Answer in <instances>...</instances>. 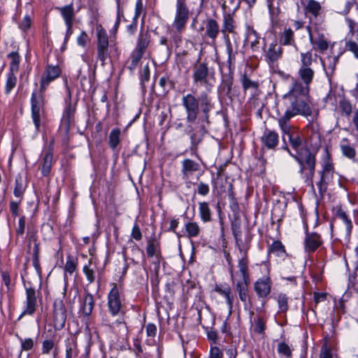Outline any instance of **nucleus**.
I'll use <instances>...</instances> for the list:
<instances>
[{"instance_id": "f257e3e1", "label": "nucleus", "mask_w": 358, "mask_h": 358, "mask_svg": "<svg viewBox=\"0 0 358 358\" xmlns=\"http://www.w3.org/2000/svg\"><path fill=\"white\" fill-rule=\"evenodd\" d=\"M311 51L300 53L299 66L297 71L298 79L294 80L288 93L283 96L285 104L287 110L293 115H312L311 99L309 96L310 85L315 78V70Z\"/></svg>"}, {"instance_id": "f03ea898", "label": "nucleus", "mask_w": 358, "mask_h": 358, "mask_svg": "<svg viewBox=\"0 0 358 358\" xmlns=\"http://www.w3.org/2000/svg\"><path fill=\"white\" fill-rule=\"evenodd\" d=\"M182 105L187 115V133L190 136L192 145L196 148L207 132L209 113L214 107L212 98L206 92H201L198 97L189 93L182 96Z\"/></svg>"}, {"instance_id": "7ed1b4c3", "label": "nucleus", "mask_w": 358, "mask_h": 358, "mask_svg": "<svg viewBox=\"0 0 358 358\" xmlns=\"http://www.w3.org/2000/svg\"><path fill=\"white\" fill-rule=\"evenodd\" d=\"M61 74L58 66L48 65L41 78L40 89L33 92L31 97V119L36 130L38 131L41 126L42 117L44 115L45 90L50 83L57 78Z\"/></svg>"}, {"instance_id": "20e7f679", "label": "nucleus", "mask_w": 358, "mask_h": 358, "mask_svg": "<svg viewBox=\"0 0 358 358\" xmlns=\"http://www.w3.org/2000/svg\"><path fill=\"white\" fill-rule=\"evenodd\" d=\"M287 150L298 162L299 165V173L301 178L307 185L313 188V177L315 176L316 166L315 152L306 147L301 148L295 155L292 154L288 148H287Z\"/></svg>"}, {"instance_id": "39448f33", "label": "nucleus", "mask_w": 358, "mask_h": 358, "mask_svg": "<svg viewBox=\"0 0 358 358\" xmlns=\"http://www.w3.org/2000/svg\"><path fill=\"white\" fill-rule=\"evenodd\" d=\"M236 239V244L241 253V257L238 262V270H234L233 266L229 268L230 277L232 282L241 281H250V273L248 269L249 260L247 250L242 246V240L239 237L240 231H234Z\"/></svg>"}, {"instance_id": "423d86ee", "label": "nucleus", "mask_w": 358, "mask_h": 358, "mask_svg": "<svg viewBox=\"0 0 358 358\" xmlns=\"http://www.w3.org/2000/svg\"><path fill=\"white\" fill-rule=\"evenodd\" d=\"M150 41L151 36L149 32L141 29L137 38L136 48L126 62V65L130 71H133L137 67L148 48Z\"/></svg>"}, {"instance_id": "0eeeda50", "label": "nucleus", "mask_w": 358, "mask_h": 358, "mask_svg": "<svg viewBox=\"0 0 358 358\" xmlns=\"http://www.w3.org/2000/svg\"><path fill=\"white\" fill-rule=\"evenodd\" d=\"M96 30V57L101 62V65L105 64L106 59L109 56V48L117 51V48L115 45H109L108 36L106 29L99 25Z\"/></svg>"}, {"instance_id": "6e6552de", "label": "nucleus", "mask_w": 358, "mask_h": 358, "mask_svg": "<svg viewBox=\"0 0 358 358\" xmlns=\"http://www.w3.org/2000/svg\"><path fill=\"white\" fill-rule=\"evenodd\" d=\"M189 15L190 13L185 0H177L176 13L171 24V31L177 34L183 32L186 28Z\"/></svg>"}, {"instance_id": "1a4fd4ad", "label": "nucleus", "mask_w": 358, "mask_h": 358, "mask_svg": "<svg viewBox=\"0 0 358 358\" xmlns=\"http://www.w3.org/2000/svg\"><path fill=\"white\" fill-rule=\"evenodd\" d=\"M334 174V166L327 149L323 157L322 170L320 172V180L317 182L320 194H323L327 189L328 185L332 181Z\"/></svg>"}, {"instance_id": "9d476101", "label": "nucleus", "mask_w": 358, "mask_h": 358, "mask_svg": "<svg viewBox=\"0 0 358 358\" xmlns=\"http://www.w3.org/2000/svg\"><path fill=\"white\" fill-rule=\"evenodd\" d=\"M112 289L108 294V308L113 316L117 315L122 308L124 296L116 283L112 284Z\"/></svg>"}, {"instance_id": "9b49d317", "label": "nucleus", "mask_w": 358, "mask_h": 358, "mask_svg": "<svg viewBox=\"0 0 358 358\" xmlns=\"http://www.w3.org/2000/svg\"><path fill=\"white\" fill-rule=\"evenodd\" d=\"M53 319L55 329L60 330L64 327L66 313L64 302L61 300L54 303Z\"/></svg>"}, {"instance_id": "f8f14e48", "label": "nucleus", "mask_w": 358, "mask_h": 358, "mask_svg": "<svg viewBox=\"0 0 358 358\" xmlns=\"http://www.w3.org/2000/svg\"><path fill=\"white\" fill-rule=\"evenodd\" d=\"M240 2L238 3L234 10L231 13L226 11V1L222 4V9L224 10L223 13V22L222 31L223 33H234L236 29V22L234 18L235 10L239 7Z\"/></svg>"}, {"instance_id": "ddd939ff", "label": "nucleus", "mask_w": 358, "mask_h": 358, "mask_svg": "<svg viewBox=\"0 0 358 358\" xmlns=\"http://www.w3.org/2000/svg\"><path fill=\"white\" fill-rule=\"evenodd\" d=\"M209 69L205 62H197L193 66L192 78L194 83L207 84Z\"/></svg>"}, {"instance_id": "4468645a", "label": "nucleus", "mask_w": 358, "mask_h": 358, "mask_svg": "<svg viewBox=\"0 0 358 358\" xmlns=\"http://www.w3.org/2000/svg\"><path fill=\"white\" fill-rule=\"evenodd\" d=\"M271 285L272 281L270 277L264 276L255 282L254 289L259 297L265 298L271 293Z\"/></svg>"}, {"instance_id": "2eb2a0df", "label": "nucleus", "mask_w": 358, "mask_h": 358, "mask_svg": "<svg viewBox=\"0 0 358 358\" xmlns=\"http://www.w3.org/2000/svg\"><path fill=\"white\" fill-rule=\"evenodd\" d=\"M37 300L36 294L34 288L27 287L26 288V306L24 309L20 317L24 315H33L36 309Z\"/></svg>"}, {"instance_id": "dca6fc26", "label": "nucleus", "mask_w": 358, "mask_h": 358, "mask_svg": "<svg viewBox=\"0 0 358 358\" xmlns=\"http://www.w3.org/2000/svg\"><path fill=\"white\" fill-rule=\"evenodd\" d=\"M200 170V164L192 159H185L182 162L181 173L184 180H189L194 173Z\"/></svg>"}, {"instance_id": "f3484780", "label": "nucleus", "mask_w": 358, "mask_h": 358, "mask_svg": "<svg viewBox=\"0 0 358 358\" xmlns=\"http://www.w3.org/2000/svg\"><path fill=\"white\" fill-rule=\"evenodd\" d=\"M214 290L223 298H224L229 312L231 313L233 308L234 296L229 285L227 284L216 285Z\"/></svg>"}, {"instance_id": "a211bd4d", "label": "nucleus", "mask_w": 358, "mask_h": 358, "mask_svg": "<svg viewBox=\"0 0 358 358\" xmlns=\"http://www.w3.org/2000/svg\"><path fill=\"white\" fill-rule=\"evenodd\" d=\"M308 29L311 44L313 46H316V48L319 50V52H325L329 48V42L325 36L322 33H320L317 31V36L316 38H313V35L310 28L308 27Z\"/></svg>"}, {"instance_id": "6ab92c4d", "label": "nucleus", "mask_w": 358, "mask_h": 358, "mask_svg": "<svg viewBox=\"0 0 358 358\" xmlns=\"http://www.w3.org/2000/svg\"><path fill=\"white\" fill-rule=\"evenodd\" d=\"M282 48L281 45H278L276 43H272L265 52L266 60L269 64H272L282 57Z\"/></svg>"}, {"instance_id": "aec40b11", "label": "nucleus", "mask_w": 358, "mask_h": 358, "mask_svg": "<svg viewBox=\"0 0 358 358\" xmlns=\"http://www.w3.org/2000/svg\"><path fill=\"white\" fill-rule=\"evenodd\" d=\"M220 31L218 22L214 19H208L205 24V37L210 38L213 43L215 40Z\"/></svg>"}, {"instance_id": "412c9836", "label": "nucleus", "mask_w": 358, "mask_h": 358, "mask_svg": "<svg viewBox=\"0 0 358 358\" xmlns=\"http://www.w3.org/2000/svg\"><path fill=\"white\" fill-rule=\"evenodd\" d=\"M322 244V240L317 233H307L305 238V249L308 252L315 251Z\"/></svg>"}, {"instance_id": "4be33fe9", "label": "nucleus", "mask_w": 358, "mask_h": 358, "mask_svg": "<svg viewBox=\"0 0 358 358\" xmlns=\"http://www.w3.org/2000/svg\"><path fill=\"white\" fill-rule=\"evenodd\" d=\"M262 143L268 149H274L278 144V134L269 129H266L261 138Z\"/></svg>"}, {"instance_id": "5701e85b", "label": "nucleus", "mask_w": 358, "mask_h": 358, "mask_svg": "<svg viewBox=\"0 0 358 358\" xmlns=\"http://www.w3.org/2000/svg\"><path fill=\"white\" fill-rule=\"evenodd\" d=\"M280 45H289L294 47L296 50L298 49L294 31L291 28H285L283 31L280 34Z\"/></svg>"}, {"instance_id": "b1692460", "label": "nucleus", "mask_w": 358, "mask_h": 358, "mask_svg": "<svg viewBox=\"0 0 358 358\" xmlns=\"http://www.w3.org/2000/svg\"><path fill=\"white\" fill-rule=\"evenodd\" d=\"M250 282V280L232 282L235 287L236 291L238 294L240 300L244 303L250 300L248 294Z\"/></svg>"}, {"instance_id": "393cba45", "label": "nucleus", "mask_w": 358, "mask_h": 358, "mask_svg": "<svg viewBox=\"0 0 358 358\" xmlns=\"http://www.w3.org/2000/svg\"><path fill=\"white\" fill-rule=\"evenodd\" d=\"M146 252L150 257H155L158 260L161 257L160 243L155 237L148 239Z\"/></svg>"}, {"instance_id": "a878e982", "label": "nucleus", "mask_w": 358, "mask_h": 358, "mask_svg": "<svg viewBox=\"0 0 358 358\" xmlns=\"http://www.w3.org/2000/svg\"><path fill=\"white\" fill-rule=\"evenodd\" d=\"M78 353L76 340L74 338H68L65 345V358H77Z\"/></svg>"}, {"instance_id": "bb28decb", "label": "nucleus", "mask_w": 358, "mask_h": 358, "mask_svg": "<svg viewBox=\"0 0 358 358\" xmlns=\"http://www.w3.org/2000/svg\"><path fill=\"white\" fill-rule=\"evenodd\" d=\"M184 233L188 238H196L201 234V228L196 222L189 221L185 224Z\"/></svg>"}, {"instance_id": "cd10ccee", "label": "nucleus", "mask_w": 358, "mask_h": 358, "mask_svg": "<svg viewBox=\"0 0 358 358\" xmlns=\"http://www.w3.org/2000/svg\"><path fill=\"white\" fill-rule=\"evenodd\" d=\"M199 216L203 222L212 221V211L208 203L206 201L199 203Z\"/></svg>"}, {"instance_id": "c85d7f7f", "label": "nucleus", "mask_w": 358, "mask_h": 358, "mask_svg": "<svg viewBox=\"0 0 358 358\" xmlns=\"http://www.w3.org/2000/svg\"><path fill=\"white\" fill-rule=\"evenodd\" d=\"M287 110H285V114L278 119V124L284 134L289 133L291 131V127L289 121L292 117H294Z\"/></svg>"}, {"instance_id": "c756f323", "label": "nucleus", "mask_w": 358, "mask_h": 358, "mask_svg": "<svg viewBox=\"0 0 358 358\" xmlns=\"http://www.w3.org/2000/svg\"><path fill=\"white\" fill-rule=\"evenodd\" d=\"M307 14H310L313 17H317L322 13V8L318 1L315 0H309L305 7Z\"/></svg>"}, {"instance_id": "7c9ffc66", "label": "nucleus", "mask_w": 358, "mask_h": 358, "mask_svg": "<svg viewBox=\"0 0 358 358\" xmlns=\"http://www.w3.org/2000/svg\"><path fill=\"white\" fill-rule=\"evenodd\" d=\"M94 306V301L93 296L87 293L85 295L84 300L82 304V311L85 316H90L93 310Z\"/></svg>"}, {"instance_id": "2f4dec72", "label": "nucleus", "mask_w": 358, "mask_h": 358, "mask_svg": "<svg viewBox=\"0 0 358 358\" xmlns=\"http://www.w3.org/2000/svg\"><path fill=\"white\" fill-rule=\"evenodd\" d=\"M268 252L273 253L280 257H283L284 256H285L287 255L285 246L282 245V242L280 241H274L269 245Z\"/></svg>"}, {"instance_id": "473e14b6", "label": "nucleus", "mask_w": 358, "mask_h": 358, "mask_svg": "<svg viewBox=\"0 0 358 358\" xmlns=\"http://www.w3.org/2000/svg\"><path fill=\"white\" fill-rule=\"evenodd\" d=\"M31 238L34 242V250H33V266L35 268L38 274L41 273V267L40 265L39 258H40V248L39 244L36 242V239L34 236H32Z\"/></svg>"}, {"instance_id": "72a5a7b5", "label": "nucleus", "mask_w": 358, "mask_h": 358, "mask_svg": "<svg viewBox=\"0 0 358 358\" xmlns=\"http://www.w3.org/2000/svg\"><path fill=\"white\" fill-rule=\"evenodd\" d=\"M10 62V73H17L19 70V64L20 62V56L17 52H12L8 55Z\"/></svg>"}, {"instance_id": "f704fd0d", "label": "nucleus", "mask_w": 358, "mask_h": 358, "mask_svg": "<svg viewBox=\"0 0 358 358\" xmlns=\"http://www.w3.org/2000/svg\"><path fill=\"white\" fill-rule=\"evenodd\" d=\"M52 151L48 150L45 153L43 161L42 173L43 176H48L50 173L52 164Z\"/></svg>"}, {"instance_id": "c9c22d12", "label": "nucleus", "mask_w": 358, "mask_h": 358, "mask_svg": "<svg viewBox=\"0 0 358 358\" xmlns=\"http://www.w3.org/2000/svg\"><path fill=\"white\" fill-rule=\"evenodd\" d=\"M286 135L288 136L289 143L293 149H294L297 152L301 148H302L301 147L302 144V139L301 136L298 133L290 131Z\"/></svg>"}, {"instance_id": "e433bc0d", "label": "nucleus", "mask_w": 358, "mask_h": 358, "mask_svg": "<svg viewBox=\"0 0 358 358\" xmlns=\"http://www.w3.org/2000/svg\"><path fill=\"white\" fill-rule=\"evenodd\" d=\"M121 131L119 128L112 129L109 134V146L112 149H115L120 143Z\"/></svg>"}, {"instance_id": "4c0bfd02", "label": "nucleus", "mask_w": 358, "mask_h": 358, "mask_svg": "<svg viewBox=\"0 0 358 358\" xmlns=\"http://www.w3.org/2000/svg\"><path fill=\"white\" fill-rule=\"evenodd\" d=\"M63 19L64 20H74L75 13L72 4L65 6L62 8H58Z\"/></svg>"}, {"instance_id": "58836bf2", "label": "nucleus", "mask_w": 358, "mask_h": 358, "mask_svg": "<svg viewBox=\"0 0 358 358\" xmlns=\"http://www.w3.org/2000/svg\"><path fill=\"white\" fill-rule=\"evenodd\" d=\"M341 149L343 154L350 158L353 159L355 157L356 151L351 145L347 143V140L343 139L341 144Z\"/></svg>"}, {"instance_id": "ea45409f", "label": "nucleus", "mask_w": 358, "mask_h": 358, "mask_svg": "<svg viewBox=\"0 0 358 358\" xmlns=\"http://www.w3.org/2000/svg\"><path fill=\"white\" fill-rule=\"evenodd\" d=\"M276 300L278 301L279 312L285 313L288 310V297L285 294L280 293L277 297Z\"/></svg>"}, {"instance_id": "a19ab883", "label": "nucleus", "mask_w": 358, "mask_h": 358, "mask_svg": "<svg viewBox=\"0 0 358 358\" xmlns=\"http://www.w3.org/2000/svg\"><path fill=\"white\" fill-rule=\"evenodd\" d=\"M337 217L343 222V223L344 224V225L345 227L346 233H347V234L349 235L351 232V229L352 227V224L351 220L348 218L346 213L341 210L338 211Z\"/></svg>"}, {"instance_id": "79ce46f5", "label": "nucleus", "mask_w": 358, "mask_h": 358, "mask_svg": "<svg viewBox=\"0 0 358 358\" xmlns=\"http://www.w3.org/2000/svg\"><path fill=\"white\" fill-rule=\"evenodd\" d=\"M15 73H8L7 75L5 92L8 94L11 90L15 87L17 83V78Z\"/></svg>"}, {"instance_id": "37998d69", "label": "nucleus", "mask_w": 358, "mask_h": 358, "mask_svg": "<svg viewBox=\"0 0 358 358\" xmlns=\"http://www.w3.org/2000/svg\"><path fill=\"white\" fill-rule=\"evenodd\" d=\"M25 191V186L22 182V178L20 176H18L15 178L14 195L16 197H22Z\"/></svg>"}, {"instance_id": "c03bdc74", "label": "nucleus", "mask_w": 358, "mask_h": 358, "mask_svg": "<svg viewBox=\"0 0 358 358\" xmlns=\"http://www.w3.org/2000/svg\"><path fill=\"white\" fill-rule=\"evenodd\" d=\"M241 83L245 91L252 89L257 90L259 87L257 82L250 80L247 76L244 75L241 78Z\"/></svg>"}, {"instance_id": "a18cd8bd", "label": "nucleus", "mask_w": 358, "mask_h": 358, "mask_svg": "<svg viewBox=\"0 0 358 358\" xmlns=\"http://www.w3.org/2000/svg\"><path fill=\"white\" fill-rule=\"evenodd\" d=\"M227 52L228 55L227 63L231 67L235 64L236 51H234L232 45L229 39L227 41Z\"/></svg>"}, {"instance_id": "49530a36", "label": "nucleus", "mask_w": 358, "mask_h": 358, "mask_svg": "<svg viewBox=\"0 0 358 358\" xmlns=\"http://www.w3.org/2000/svg\"><path fill=\"white\" fill-rule=\"evenodd\" d=\"M345 313L344 305L343 303H340L339 306H337L334 310V313L332 315L331 321L332 324L336 325L341 318V315Z\"/></svg>"}, {"instance_id": "de8ad7c7", "label": "nucleus", "mask_w": 358, "mask_h": 358, "mask_svg": "<svg viewBox=\"0 0 358 358\" xmlns=\"http://www.w3.org/2000/svg\"><path fill=\"white\" fill-rule=\"evenodd\" d=\"M277 351L279 355L284 356L285 358L292 357V350L290 347L284 342H281L278 344Z\"/></svg>"}, {"instance_id": "09e8293b", "label": "nucleus", "mask_w": 358, "mask_h": 358, "mask_svg": "<svg viewBox=\"0 0 358 358\" xmlns=\"http://www.w3.org/2000/svg\"><path fill=\"white\" fill-rule=\"evenodd\" d=\"M319 358H334L332 349L328 345L327 341H324L322 345Z\"/></svg>"}, {"instance_id": "8fccbe9b", "label": "nucleus", "mask_w": 358, "mask_h": 358, "mask_svg": "<svg viewBox=\"0 0 358 358\" xmlns=\"http://www.w3.org/2000/svg\"><path fill=\"white\" fill-rule=\"evenodd\" d=\"M92 262H89L87 265L83 266V273L85 275L89 283H92L95 281V272L94 270L91 268Z\"/></svg>"}, {"instance_id": "3c124183", "label": "nucleus", "mask_w": 358, "mask_h": 358, "mask_svg": "<svg viewBox=\"0 0 358 358\" xmlns=\"http://www.w3.org/2000/svg\"><path fill=\"white\" fill-rule=\"evenodd\" d=\"M338 62L336 57H328L326 60L322 62V65L325 70H330L333 72L336 68Z\"/></svg>"}, {"instance_id": "603ef678", "label": "nucleus", "mask_w": 358, "mask_h": 358, "mask_svg": "<svg viewBox=\"0 0 358 358\" xmlns=\"http://www.w3.org/2000/svg\"><path fill=\"white\" fill-rule=\"evenodd\" d=\"M77 262L71 256H68L64 265V271L69 274H72L76 269Z\"/></svg>"}, {"instance_id": "864d4df0", "label": "nucleus", "mask_w": 358, "mask_h": 358, "mask_svg": "<svg viewBox=\"0 0 358 358\" xmlns=\"http://www.w3.org/2000/svg\"><path fill=\"white\" fill-rule=\"evenodd\" d=\"M266 329V321L262 317H258L255 321L254 331L259 334H263Z\"/></svg>"}, {"instance_id": "5fc2aeb1", "label": "nucleus", "mask_w": 358, "mask_h": 358, "mask_svg": "<svg viewBox=\"0 0 358 358\" xmlns=\"http://www.w3.org/2000/svg\"><path fill=\"white\" fill-rule=\"evenodd\" d=\"M248 40H251V47L254 48L259 44V36L257 32L253 29H249L248 31Z\"/></svg>"}, {"instance_id": "6e6d98bb", "label": "nucleus", "mask_w": 358, "mask_h": 358, "mask_svg": "<svg viewBox=\"0 0 358 358\" xmlns=\"http://www.w3.org/2000/svg\"><path fill=\"white\" fill-rule=\"evenodd\" d=\"M21 343V349L22 350L29 351L31 350L34 346V341L32 338H28L25 339H22V338H19Z\"/></svg>"}, {"instance_id": "4d7b16f0", "label": "nucleus", "mask_w": 358, "mask_h": 358, "mask_svg": "<svg viewBox=\"0 0 358 358\" xmlns=\"http://www.w3.org/2000/svg\"><path fill=\"white\" fill-rule=\"evenodd\" d=\"M55 342L52 339L44 340L42 343V353L47 355L53 349Z\"/></svg>"}, {"instance_id": "13d9d810", "label": "nucleus", "mask_w": 358, "mask_h": 358, "mask_svg": "<svg viewBox=\"0 0 358 358\" xmlns=\"http://www.w3.org/2000/svg\"><path fill=\"white\" fill-rule=\"evenodd\" d=\"M89 36L86 31H82L80 35L77 37L76 42L79 46L85 48L89 42Z\"/></svg>"}, {"instance_id": "bf43d9fd", "label": "nucleus", "mask_w": 358, "mask_h": 358, "mask_svg": "<svg viewBox=\"0 0 358 358\" xmlns=\"http://www.w3.org/2000/svg\"><path fill=\"white\" fill-rule=\"evenodd\" d=\"M347 50L353 53L354 56L358 59V44L353 41H348L345 43Z\"/></svg>"}, {"instance_id": "052dcab7", "label": "nucleus", "mask_w": 358, "mask_h": 358, "mask_svg": "<svg viewBox=\"0 0 358 358\" xmlns=\"http://www.w3.org/2000/svg\"><path fill=\"white\" fill-rule=\"evenodd\" d=\"M131 236L136 241H141L142 239V233L137 223L132 228Z\"/></svg>"}, {"instance_id": "680f3d73", "label": "nucleus", "mask_w": 358, "mask_h": 358, "mask_svg": "<svg viewBox=\"0 0 358 358\" xmlns=\"http://www.w3.org/2000/svg\"><path fill=\"white\" fill-rule=\"evenodd\" d=\"M31 22L32 21L31 17L29 15H26L20 23L19 27L23 31H27L31 27Z\"/></svg>"}, {"instance_id": "e2e57ef3", "label": "nucleus", "mask_w": 358, "mask_h": 358, "mask_svg": "<svg viewBox=\"0 0 358 358\" xmlns=\"http://www.w3.org/2000/svg\"><path fill=\"white\" fill-rule=\"evenodd\" d=\"M143 0H137L135 6V14L134 19L136 20L143 11Z\"/></svg>"}, {"instance_id": "0e129e2a", "label": "nucleus", "mask_w": 358, "mask_h": 358, "mask_svg": "<svg viewBox=\"0 0 358 358\" xmlns=\"http://www.w3.org/2000/svg\"><path fill=\"white\" fill-rule=\"evenodd\" d=\"M340 108H341L342 111L346 115H350L352 112V106L350 102L347 101H340Z\"/></svg>"}, {"instance_id": "69168bd1", "label": "nucleus", "mask_w": 358, "mask_h": 358, "mask_svg": "<svg viewBox=\"0 0 358 358\" xmlns=\"http://www.w3.org/2000/svg\"><path fill=\"white\" fill-rule=\"evenodd\" d=\"M25 229V217L21 216L19 219L18 226L16 229V234L19 236H22L24 233Z\"/></svg>"}, {"instance_id": "338daca9", "label": "nucleus", "mask_w": 358, "mask_h": 358, "mask_svg": "<svg viewBox=\"0 0 358 358\" xmlns=\"http://www.w3.org/2000/svg\"><path fill=\"white\" fill-rule=\"evenodd\" d=\"M210 188L208 185L202 182H199L197 186V192L200 195L206 196L209 193Z\"/></svg>"}, {"instance_id": "774afa93", "label": "nucleus", "mask_w": 358, "mask_h": 358, "mask_svg": "<svg viewBox=\"0 0 358 358\" xmlns=\"http://www.w3.org/2000/svg\"><path fill=\"white\" fill-rule=\"evenodd\" d=\"M222 352L218 347H211L210 358H222Z\"/></svg>"}]
</instances>
